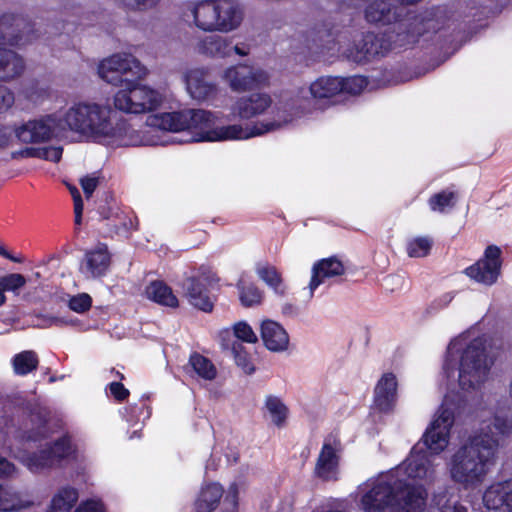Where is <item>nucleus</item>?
Returning a JSON list of instances; mask_svg holds the SVG:
<instances>
[{
	"label": "nucleus",
	"mask_w": 512,
	"mask_h": 512,
	"mask_svg": "<svg viewBox=\"0 0 512 512\" xmlns=\"http://www.w3.org/2000/svg\"><path fill=\"white\" fill-rule=\"evenodd\" d=\"M124 9L132 12H148L155 9L160 0H115Z\"/></svg>",
	"instance_id": "obj_42"
},
{
	"label": "nucleus",
	"mask_w": 512,
	"mask_h": 512,
	"mask_svg": "<svg viewBox=\"0 0 512 512\" xmlns=\"http://www.w3.org/2000/svg\"><path fill=\"white\" fill-rule=\"evenodd\" d=\"M339 443L326 441L318 456L315 474L323 480L336 479L339 465Z\"/></svg>",
	"instance_id": "obj_23"
},
{
	"label": "nucleus",
	"mask_w": 512,
	"mask_h": 512,
	"mask_svg": "<svg viewBox=\"0 0 512 512\" xmlns=\"http://www.w3.org/2000/svg\"><path fill=\"white\" fill-rule=\"evenodd\" d=\"M265 405L272 416L273 423L278 427H282L288 413V409L284 403L276 396H269L266 399Z\"/></svg>",
	"instance_id": "obj_38"
},
{
	"label": "nucleus",
	"mask_w": 512,
	"mask_h": 512,
	"mask_svg": "<svg viewBox=\"0 0 512 512\" xmlns=\"http://www.w3.org/2000/svg\"><path fill=\"white\" fill-rule=\"evenodd\" d=\"M113 227L115 228V232L117 234H121L124 236H127L130 232V230L134 229L133 221L131 219L127 218H119L118 222L113 224Z\"/></svg>",
	"instance_id": "obj_54"
},
{
	"label": "nucleus",
	"mask_w": 512,
	"mask_h": 512,
	"mask_svg": "<svg viewBox=\"0 0 512 512\" xmlns=\"http://www.w3.org/2000/svg\"><path fill=\"white\" fill-rule=\"evenodd\" d=\"M14 372L17 375H27L37 369L39 360L34 351L28 350L16 354L12 360Z\"/></svg>",
	"instance_id": "obj_34"
},
{
	"label": "nucleus",
	"mask_w": 512,
	"mask_h": 512,
	"mask_svg": "<svg viewBox=\"0 0 512 512\" xmlns=\"http://www.w3.org/2000/svg\"><path fill=\"white\" fill-rule=\"evenodd\" d=\"M224 505L226 507L225 512H237L238 506V487L235 483L231 484L229 487L228 494L224 500Z\"/></svg>",
	"instance_id": "obj_49"
},
{
	"label": "nucleus",
	"mask_w": 512,
	"mask_h": 512,
	"mask_svg": "<svg viewBox=\"0 0 512 512\" xmlns=\"http://www.w3.org/2000/svg\"><path fill=\"white\" fill-rule=\"evenodd\" d=\"M187 91L195 100H206L216 94V85L209 80L208 70L194 68L185 76Z\"/></svg>",
	"instance_id": "obj_21"
},
{
	"label": "nucleus",
	"mask_w": 512,
	"mask_h": 512,
	"mask_svg": "<svg viewBox=\"0 0 512 512\" xmlns=\"http://www.w3.org/2000/svg\"><path fill=\"white\" fill-rule=\"evenodd\" d=\"M188 10L195 27L210 33L237 30L245 15L238 0H196L189 4Z\"/></svg>",
	"instance_id": "obj_4"
},
{
	"label": "nucleus",
	"mask_w": 512,
	"mask_h": 512,
	"mask_svg": "<svg viewBox=\"0 0 512 512\" xmlns=\"http://www.w3.org/2000/svg\"><path fill=\"white\" fill-rule=\"evenodd\" d=\"M18 474V469L8 459L0 456V478H13Z\"/></svg>",
	"instance_id": "obj_52"
},
{
	"label": "nucleus",
	"mask_w": 512,
	"mask_h": 512,
	"mask_svg": "<svg viewBox=\"0 0 512 512\" xmlns=\"http://www.w3.org/2000/svg\"><path fill=\"white\" fill-rule=\"evenodd\" d=\"M366 85L362 77L342 79L338 77H320L314 81L309 88H301L297 95V101L308 102L309 98L324 99L331 98L340 92L351 94L359 93Z\"/></svg>",
	"instance_id": "obj_9"
},
{
	"label": "nucleus",
	"mask_w": 512,
	"mask_h": 512,
	"mask_svg": "<svg viewBox=\"0 0 512 512\" xmlns=\"http://www.w3.org/2000/svg\"><path fill=\"white\" fill-rule=\"evenodd\" d=\"M436 505L439 507L440 512H468L464 506L452 502L445 494L439 495L436 498Z\"/></svg>",
	"instance_id": "obj_47"
},
{
	"label": "nucleus",
	"mask_w": 512,
	"mask_h": 512,
	"mask_svg": "<svg viewBox=\"0 0 512 512\" xmlns=\"http://www.w3.org/2000/svg\"><path fill=\"white\" fill-rule=\"evenodd\" d=\"M66 130L64 114H50L23 123L15 128V135L24 143L44 142Z\"/></svg>",
	"instance_id": "obj_11"
},
{
	"label": "nucleus",
	"mask_w": 512,
	"mask_h": 512,
	"mask_svg": "<svg viewBox=\"0 0 512 512\" xmlns=\"http://www.w3.org/2000/svg\"><path fill=\"white\" fill-rule=\"evenodd\" d=\"M231 353L234 356L236 364L240 366L247 374L254 372L255 368L249 361L248 355L243 351V346L239 342H234L231 347Z\"/></svg>",
	"instance_id": "obj_44"
},
{
	"label": "nucleus",
	"mask_w": 512,
	"mask_h": 512,
	"mask_svg": "<svg viewBox=\"0 0 512 512\" xmlns=\"http://www.w3.org/2000/svg\"><path fill=\"white\" fill-rule=\"evenodd\" d=\"M10 139V134L8 133L6 128L0 127V147H4L8 144Z\"/></svg>",
	"instance_id": "obj_63"
},
{
	"label": "nucleus",
	"mask_w": 512,
	"mask_h": 512,
	"mask_svg": "<svg viewBox=\"0 0 512 512\" xmlns=\"http://www.w3.org/2000/svg\"><path fill=\"white\" fill-rule=\"evenodd\" d=\"M453 298H454V295L452 293H445V294L441 295L440 297H438L437 299H435L432 302L430 308L434 309V310L443 309L453 300Z\"/></svg>",
	"instance_id": "obj_58"
},
{
	"label": "nucleus",
	"mask_w": 512,
	"mask_h": 512,
	"mask_svg": "<svg viewBox=\"0 0 512 512\" xmlns=\"http://www.w3.org/2000/svg\"><path fill=\"white\" fill-rule=\"evenodd\" d=\"M26 278L19 273H11L0 277V288L3 293L11 291L18 295L21 288L26 285Z\"/></svg>",
	"instance_id": "obj_41"
},
{
	"label": "nucleus",
	"mask_w": 512,
	"mask_h": 512,
	"mask_svg": "<svg viewBox=\"0 0 512 512\" xmlns=\"http://www.w3.org/2000/svg\"><path fill=\"white\" fill-rule=\"evenodd\" d=\"M257 274L267 285L273 288L276 293H284L281 275L274 266H259L257 268Z\"/></svg>",
	"instance_id": "obj_37"
},
{
	"label": "nucleus",
	"mask_w": 512,
	"mask_h": 512,
	"mask_svg": "<svg viewBox=\"0 0 512 512\" xmlns=\"http://www.w3.org/2000/svg\"><path fill=\"white\" fill-rule=\"evenodd\" d=\"M234 335L244 342L256 343L258 338L252 328L246 322H238L234 325Z\"/></svg>",
	"instance_id": "obj_45"
},
{
	"label": "nucleus",
	"mask_w": 512,
	"mask_h": 512,
	"mask_svg": "<svg viewBox=\"0 0 512 512\" xmlns=\"http://www.w3.org/2000/svg\"><path fill=\"white\" fill-rule=\"evenodd\" d=\"M195 50L209 57L226 58L232 54V41L220 35H209L196 43Z\"/></svg>",
	"instance_id": "obj_28"
},
{
	"label": "nucleus",
	"mask_w": 512,
	"mask_h": 512,
	"mask_svg": "<svg viewBox=\"0 0 512 512\" xmlns=\"http://www.w3.org/2000/svg\"><path fill=\"white\" fill-rule=\"evenodd\" d=\"M417 449L418 446H415L404 464L392 473L399 477L401 472H404L412 479L431 478L434 474L432 460L426 453H418Z\"/></svg>",
	"instance_id": "obj_20"
},
{
	"label": "nucleus",
	"mask_w": 512,
	"mask_h": 512,
	"mask_svg": "<svg viewBox=\"0 0 512 512\" xmlns=\"http://www.w3.org/2000/svg\"><path fill=\"white\" fill-rule=\"evenodd\" d=\"M427 493L425 489L415 491L410 498L390 509V512H424Z\"/></svg>",
	"instance_id": "obj_35"
},
{
	"label": "nucleus",
	"mask_w": 512,
	"mask_h": 512,
	"mask_svg": "<svg viewBox=\"0 0 512 512\" xmlns=\"http://www.w3.org/2000/svg\"><path fill=\"white\" fill-rule=\"evenodd\" d=\"M98 75L108 84L124 89L142 80L147 75V69L133 55L117 53L100 62Z\"/></svg>",
	"instance_id": "obj_7"
},
{
	"label": "nucleus",
	"mask_w": 512,
	"mask_h": 512,
	"mask_svg": "<svg viewBox=\"0 0 512 512\" xmlns=\"http://www.w3.org/2000/svg\"><path fill=\"white\" fill-rule=\"evenodd\" d=\"M75 512H103V506L100 502L88 500L82 503Z\"/></svg>",
	"instance_id": "obj_56"
},
{
	"label": "nucleus",
	"mask_w": 512,
	"mask_h": 512,
	"mask_svg": "<svg viewBox=\"0 0 512 512\" xmlns=\"http://www.w3.org/2000/svg\"><path fill=\"white\" fill-rule=\"evenodd\" d=\"M62 147H42L39 148L38 158L45 159L52 162H58L62 157Z\"/></svg>",
	"instance_id": "obj_48"
},
{
	"label": "nucleus",
	"mask_w": 512,
	"mask_h": 512,
	"mask_svg": "<svg viewBox=\"0 0 512 512\" xmlns=\"http://www.w3.org/2000/svg\"><path fill=\"white\" fill-rule=\"evenodd\" d=\"M462 341H463L462 338H455V339L451 340V342L449 343L448 348H447V358H449V356L452 354V351L454 349H458L460 346H462ZM447 366H448V359H446L444 368L447 369Z\"/></svg>",
	"instance_id": "obj_60"
},
{
	"label": "nucleus",
	"mask_w": 512,
	"mask_h": 512,
	"mask_svg": "<svg viewBox=\"0 0 512 512\" xmlns=\"http://www.w3.org/2000/svg\"><path fill=\"white\" fill-rule=\"evenodd\" d=\"M38 152L39 148L26 147L24 149L12 152V158H38Z\"/></svg>",
	"instance_id": "obj_57"
},
{
	"label": "nucleus",
	"mask_w": 512,
	"mask_h": 512,
	"mask_svg": "<svg viewBox=\"0 0 512 512\" xmlns=\"http://www.w3.org/2000/svg\"><path fill=\"white\" fill-rule=\"evenodd\" d=\"M392 47L391 39L384 34L366 33L349 50L348 58L354 62L361 63L372 57L384 55Z\"/></svg>",
	"instance_id": "obj_18"
},
{
	"label": "nucleus",
	"mask_w": 512,
	"mask_h": 512,
	"mask_svg": "<svg viewBox=\"0 0 512 512\" xmlns=\"http://www.w3.org/2000/svg\"><path fill=\"white\" fill-rule=\"evenodd\" d=\"M501 254L502 251L498 246L489 245L484 256L465 269L466 275L483 285H493L501 274Z\"/></svg>",
	"instance_id": "obj_16"
},
{
	"label": "nucleus",
	"mask_w": 512,
	"mask_h": 512,
	"mask_svg": "<svg viewBox=\"0 0 512 512\" xmlns=\"http://www.w3.org/2000/svg\"><path fill=\"white\" fill-rule=\"evenodd\" d=\"M512 432V420L496 414L483 421L477 434L470 437L452 455L450 475L466 487L481 484L495 464L501 441Z\"/></svg>",
	"instance_id": "obj_1"
},
{
	"label": "nucleus",
	"mask_w": 512,
	"mask_h": 512,
	"mask_svg": "<svg viewBox=\"0 0 512 512\" xmlns=\"http://www.w3.org/2000/svg\"><path fill=\"white\" fill-rule=\"evenodd\" d=\"M35 318L37 319V322L33 323V325L39 328H47L53 325L61 326L65 324L63 319L54 316L37 314L35 315Z\"/></svg>",
	"instance_id": "obj_50"
},
{
	"label": "nucleus",
	"mask_w": 512,
	"mask_h": 512,
	"mask_svg": "<svg viewBox=\"0 0 512 512\" xmlns=\"http://www.w3.org/2000/svg\"><path fill=\"white\" fill-rule=\"evenodd\" d=\"M33 505L27 495L0 485V512H20Z\"/></svg>",
	"instance_id": "obj_30"
},
{
	"label": "nucleus",
	"mask_w": 512,
	"mask_h": 512,
	"mask_svg": "<svg viewBox=\"0 0 512 512\" xmlns=\"http://www.w3.org/2000/svg\"><path fill=\"white\" fill-rule=\"evenodd\" d=\"M457 405L450 397H445L435 419L427 428L423 443L431 454H439L449 443L450 430L455 421Z\"/></svg>",
	"instance_id": "obj_8"
},
{
	"label": "nucleus",
	"mask_w": 512,
	"mask_h": 512,
	"mask_svg": "<svg viewBox=\"0 0 512 512\" xmlns=\"http://www.w3.org/2000/svg\"><path fill=\"white\" fill-rule=\"evenodd\" d=\"M397 399V380L393 373H385L374 391V404L382 412L389 411Z\"/></svg>",
	"instance_id": "obj_25"
},
{
	"label": "nucleus",
	"mask_w": 512,
	"mask_h": 512,
	"mask_svg": "<svg viewBox=\"0 0 512 512\" xmlns=\"http://www.w3.org/2000/svg\"><path fill=\"white\" fill-rule=\"evenodd\" d=\"M493 364L494 360L488 355L485 340H472L463 349L460 357L458 382L461 389H479L487 381Z\"/></svg>",
	"instance_id": "obj_6"
},
{
	"label": "nucleus",
	"mask_w": 512,
	"mask_h": 512,
	"mask_svg": "<svg viewBox=\"0 0 512 512\" xmlns=\"http://www.w3.org/2000/svg\"><path fill=\"white\" fill-rule=\"evenodd\" d=\"M109 389L111 394L117 401H123L129 396V391L120 382L110 383Z\"/></svg>",
	"instance_id": "obj_53"
},
{
	"label": "nucleus",
	"mask_w": 512,
	"mask_h": 512,
	"mask_svg": "<svg viewBox=\"0 0 512 512\" xmlns=\"http://www.w3.org/2000/svg\"><path fill=\"white\" fill-rule=\"evenodd\" d=\"M110 266V254L104 244L98 245L94 250L85 254L81 270L88 277L96 278L103 276Z\"/></svg>",
	"instance_id": "obj_26"
},
{
	"label": "nucleus",
	"mask_w": 512,
	"mask_h": 512,
	"mask_svg": "<svg viewBox=\"0 0 512 512\" xmlns=\"http://www.w3.org/2000/svg\"><path fill=\"white\" fill-rule=\"evenodd\" d=\"M73 452V447L69 438L62 437L55 441L51 445H47L45 448L38 452L32 453L27 456L23 463L32 472H39L46 468H52L62 459L69 457Z\"/></svg>",
	"instance_id": "obj_17"
},
{
	"label": "nucleus",
	"mask_w": 512,
	"mask_h": 512,
	"mask_svg": "<svg viewBox=\"0 0 512 512\" xmlns=\"http://www.w3.org/2000/svg\"><path fill=\"white\" fill-rule=\"evenodd\" d=\"M218 280L215 274L201 268L198 275L189 276L183 280L181 286L184 297L194 308L209 313L213 310L215 301L209 287Z\"/></svg>",
	"instance_id": "obj_12"
},
{
	"label": "nucleus",
	"mask_w": 512,
	"mask_h": 512,
	"mask_svg": "<svg viewBox=\"0 0 512 512\" xmlns=\"http://www.w3.org/2000/svg\"><path fill=\"white\" fill-rule=\"evenodd\" d=\"M78 497V491L74 487H62L52 497L48 512H70Z\"/></svg>",
	"instance_id": "obj_33"
},
{
	"label": "nucleus",
	"mask_w": 512,
	"mask_h": 512,
	"mask_svg": "<svg viewBox=\"0 0 512 512\" xmlns=\"http://www.w3.org/2000/svg\"><path fill=\"white\" fill-rule=\"evenodd\" d=\"M407 8L398 0H371L364 9V19L376 26H404Z\"/></svg>",
	"instance_id": "obj_13"
},
{
	"label": "nucleus",
	"mask_w": 512,
	"mask_h": 512,
	"mask_svg": "<svg viewBox=\"0 0 512 512\" xmlns=\"http://www.w3.org/2000/svg\"><path fill=\"white\" fill-rule=\"evenodd\" d=\"M293 106L285 104L282 110L277 112L278 119L271 122H260L253 125L252 128L242 127L238 124L214 127L217 117L211 111L203 109H189L179 112L163 113L153 117L151 125L167 131L197 130L195 141H225L248 139L253 136H259L281 128L289 123L292 118L282 117V113L288 112Z\"/></svg>",
	"instance_id": "obj_2"
},
{
	"label": "nucleus",
	"mask_w": 512,
	"mask_h": 512,
	"mask_svg": "<svg viewBox=\"0 0 512 512\" xmlns=\"http://www.w3.org/2000/svg\"><path fill=\"white\" fill-rule=\"evenodd\" d=\"M483 502L490 512H511L512 480L491 485L483 495Z\"/></svg>",
	"instance_id": "obj_19"
},
{
	"label": "nucleus",
	"mask_w": 512,
	"mask_h": 512,
	"mask_svg": "<svg viewBox=\"0 0 512 512\" xmlns=\"http://www.w3.org/2000/svg\"><path fill=\"white\" fill-rule=\"evenodd\" d=\"M76 195H74V212L75 214H82L83 212V202L81 199V195L79 191H76Z\"/></svg>",
	"instance_id": "obj_62"
},
{
	"label": "nucleus",
	"mask_w": 512,
	"mask_h": 512,
	"mask_svg": "<svg viewBox=\"0 0 512 512\" xmlns=\"http://www.w3.org/2000/svg\"><path fill=\"white\" fill-rule=\"evenodd\" d=\"M66 128L97 141L116 139L124 141L130 127L117 118L109 105L82 102L71 106L65 113Z\"/></svg>",
	"instance_id": "obj_3"
},
{
	"label": "nucleus",
	"mask_w": 512,
	"mask_h": 512,
	"mask_svg": "<svg viewBox=\"0 0 512 512\" xmlns=\"http://www.w3.org/2000/svg\"><path fill=\"white\" fill-rule=\"evenodd\" d=\"M271 103L272 100L269 95L254 93L239 98L232 107V114L242 120H248L264 113Z\"/></svg>",
	"instance_id": "obj_22"
},
{
	"label": "nucleus",
	"mask_w": 512,
	"mask_h": 512,
	"mask_svg": "<svg viewBox=\"0 0 512 512\" xmlns=\"http://www.w3.org/2000/svg\"><path fill=\"white\" fill-rule=\"evenodd\" d=\"M25 69L23 58L15 51L0 47V81L9 82L22 75Z\"/></svg>",
	"instance_id": "obj_29"
},
{
	"label": "nucleus",
	"mask_w": 512,
	"mask_h": 512,
	"mask_svg": "<svg viewBox=\"0 0 512 512\" xmlns=\"http://www.w3.org/2000/svg\"><path fill=\"white\" fill-rule=\"evenodd\" d=\"M240 290V301L243 306L251 307L261 302V291L255 285L241 286L238 284Z\"/></svg>",
	"instance_id": "obj_43"
},
{
	"label": "nucleus",
	"mask_w": 512,
	"mask_h": 512,
	"mask_svg": "<svg viewBox=\"0 0 512 512\" xmlns=\"http://www.w3.org/2000/svg\"><path fill=\"white\" fill-rule=\"evenodd\" d=\"M98 185V178L86 176L81 180L82 189L86 197H90Z\"/></svg>",
	"instance_id": "obj_55"
},
{
	"label": "nucleus",
	"mask_w": 512,
	"mask_h": 512,
	"mask_svg": "<svg viewBox=\"0 0 512 512\" xmlns=\"http://www.w3.org/2000/svg\"><path fill=\"white\" fill-rule=\"evenodd\" d=\"M36 38L34 24L22 15H0V44L24 45Z\"/></svg>",
	"instance_id": "obj_15"
},
{
	"label": "nucleus",
	"mask_w": 512,
	"mask_h": 512,
	"mask_svg": "<svg viewBox=\"0 0 512 512\" xmlns=\"http://www.w3.org/2000/svg\"><path fill=\"white\" fill-rule=\"evenodd\" d=\"M162 101L161 95L146 86L139 85V82L126 86L114 96L116 109L126 113H145L156 109Z\"/></svg>",
	"instance_id": "obj_10"
},
{
	"label": "nucleus",
	"mask_w": 512,
	"mask_h": 512,
	"mask_svg": "<svg viewBox=\"0 0 512 512\" xmlns=\"http://www.w3.org/2000/svg\"><path fill=\"white\" fill-rule=\"evenodd\" d=\"M190 364L200 377L206 380H213L216 377V368L208 358L195 353L190 357Z\"/></svg>",
	"instance_id": "obj_36"
},
{
	"label": "nucleus",
	"mask_w": 512,
	"mask_h": 512,
	"mask_svg": "<svg viewBox=\"0 0 512 512\" xmlns=\"http://www.w3.org/2000/svg\"><path fill=\"white\" fill-rule=\"evenodd\" d=\"M223 492L222 486L217 483H211L203 487L194 503L196 512L215 511L223 496Z\"/></svg>",
	"instance_id": "obj_31"
},
{
	"label": "nucleus",
	"mask_w": 512,
	"mask_h": 512,
	"mask_svg": "<svg viewBox=\"0 0 512 512\" xmlns=\"http://www.w3.org/2000/svg\"><path fill=\"white\" fill-rule=\"evenodd\" d=\"M46 433V428L44 426H40L36 433L29 432L27 434V440L37 441L39 438L44 437Z\"/></svg>",
	"instance_id": "obj_61"
},
{
	"label": "nucleus",
	"mask_w": 512,
	"mask_h": 512,
	"mask_svg": "<svg viewBox=\"0 0 512 512\" xmlns=\"http://www.w3.org/2000/svg\"><path fill=\"white\" fill-rule=\"evenodd\" d=\"M432 245V239L428 237H418L408 242L407 253L413 258L425 257L429 254Z\"/></svg>",
	"instance_id": "obj_40"
},
{
	"label": "nucleus",
	"mask_w": 512,
	"mask_h": 512,
	"mask_svg": "<svg viewBox=\"0 0 512 512\" xmlns=\"http://www.w3.org/2000/svg\"><path fill=\"white\" fill-rule=\"evenodd\" d=\"M456 198L454 192L444 190L430 197L429 205L433 211L444 212L446 208L455 206Z\"/></svg>",
	"instance_id": "obj_39"
},
{
	"label": "nucleus",
	"mask_w": 512,
	"mask_h": 512,
	"mask_svg": "<svg viewBox=\"0 0 512 512\" xmlns=\"http://www.w3.org/2000/svg\"><path fill=\"white\" fill-rule=\"evenodd\" d=\"M91 303H92L91 297L86 293H82V294H78L70 299L69 307L71 310H73L77 313H83L91 307Z\"/></svg>",
	"instance_id": "obj_46"
},
{
	"label": "nucleus",
	"mask_w": 512,
	"mask_h": 512,
	"mask_svg": "<svg viewBox=\"0 0 512 512\" xmlns=\"http://www.w3.org/2000/svg\"><path fill=\"white\" fill-rule=\"evenodd\" d=\"M339 10L355 9L363 2V0H332Z\"/></svg>",
	"instance_id": "obj_59"
},
{
	"label": "nucleus",
	"mask_w": 512,
	"mask_h": 512,
	"mask_svg": "<svg viewBox=\"0 0 512 512\" xmlns=\"http://www.w3.org/2000/svg\"><path fill=\"white\" fill-rule=\"evenodd\" d=\"M261 338L264 345L274 352L286 350L289 344V336L286 330L279 323L272 320L262 322Z\"/></svg>",
	"instance_id": "obj_27"
},
{
	"label": "nucleus",
	"mask_w": 512,
	"mask_h": 512,
	"mask_svg": "<svg viewBox=\"0 0 512 512\" xmlns=\"http://www.w3.org/2000/svg\"><path fill=\"white\" fill-rule=\"evenodd\" d=\"M421 490V486H414L389 473L367 485V490L360 499V507L364 512H384L400 505L415 491Z\"/></svg>",
	"instance_id": "obj_5"
},
{
	"label": "nucleus",
	"mask_w": 512,
	"mask_h": 512,
	"mask_svg": "<svg viewBox=\"0 0 512 512\" xmlns=\"http://www.w3.org/2000/svg\"><path fill=\"white\" fill-rule=\"evenodd\" d=\"M148 299L171 308H176L179 305L177 297L174 295L172 289L163 281L151 282L145 290Z\"/></svg>",
	"instance_id": "obj_32"
},
{
	"label": "nucleus",
	"mask_w": 512,
	"mask_h": 512,
	"mask_svg": "<svg viewBox=\"0 0 512 512\" xmlns=\"http://www.w3.org/2000/svg\"><path fill=\"white\" fill-rule=\"evenodd\" d=\"M14 103V94L4 85L0 84V113L8 110Z\"/></svg>",
	"instance_id": "obj_51"
},
{
	"label": "nucleus",
	"mask_w": 512,
	"mask_h": 512,
	"mask_svg": "<svg viewBox=\"0 0 512 512\" xmlns=\"http://www.w3.org/2000/svg\"><path fill=\"white\" fill-rule=\"evenodd\" d=\"M232 53L235 52L237 55L240 56H246L248 54V51L244 48L239 47L238 45H232Z\"/></svg>",
	"instance_id": "obj_64"
},
{
	"label": "nucleus",
	"mask_w": 512,
	"mask_h": 512,
	"mask_svg": "<svg viewBox=\"0 0 512 512\" xmlns=\"http://www.w3.org/2000/svg\"><path fill=\"white\" fill-rule=\"evenodd\" d=\"M344 273V264L335 256L324 258L314 263L312 267V277L309 283L310 297L313 296L315 289L321 285L326 278L341 276Z\"/></svg>",
	"instance_id": "obj_24"
},
{
	"label": "nucleus",
	"mask_w": 512,
	"mask_h": 512,
	"mask_svg": "<svg viewBox=\"0 0 512 512\" xmlns=\"http://www.w3.org/2000/svg\"><path fill=\"white\" fill-rule=\"evenodd\" d=\"M224 80L234 92H244L264 87L268 84L269 75L260 67L239 64L224 71Z\"/></svg>",
	"instance_id": "obj_14"
}]
</instances>
